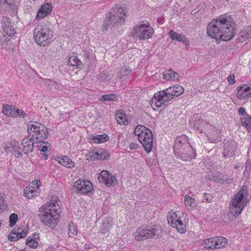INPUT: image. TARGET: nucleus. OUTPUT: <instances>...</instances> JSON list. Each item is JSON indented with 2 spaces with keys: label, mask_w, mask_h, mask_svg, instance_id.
<instances>
[{
  "label": "nucleus",
  "mask_w": 251,
  "mask_h": 251,
  "mask_svg": "<svg viewBox=\"0 0 251 251\" xmlns=\"http://www.w3.org/2000/svg\"><path fill=\"white\" fill-rule=\"evenodd\" d=\"M138 145L136 143H131L129 146L130 150H133L136 149L138 148Z\"/></svg>",
  "instance_id": "680f3d73"
},
{
  "label": "nucleus",
  "mask_w": 251,
  "mask_h": 251,
  "mask_svg": "<svg viewBox=\"0 0 251 251\" xmlns=\"http://www.w3.org/2000/svg\"><path fill=\"white\" fill-rule=\"evenodd\" d=\"M56 160L61 165L68 168H72L75 163L67 156L57 157Z\"/></svg>",
  "instance_id": "393cba45"
},
{
  "label": "nucleus",
  "mask_w": 251,
  "mask_h": 251,
  "mask_svg": "<svg viewBox=\"0 0 251 251\" xmlns=\"http://www.w3.org/2000/svg\"><path fill=\"white\" fill-rule=\"evenodd\" d=\"M216 134H217V135L216 136V137L214 136L212 138L210 137L209 138V141L211 143H215L218 142L219 141H220L221 140V139H220L221 133L219 132H216Z\"/></svg>",
  "instance_id": "5fc2aeb1"
},
{
  "label": "nucleus",
  "mask_w": 251,
  "mask_h": 251,
  "mask_svg": "<svg viewBox=\"0 0 251 251\" xmlns=\"http://www.w3.org/2000/svg\"><path fill=\"white\" fill-rule=\"evenodd\" d=\"M3 150L7 153L11 152L18 158L23 155L20 143L18 141L14 139H12L10 141L6 142L4 144Z\"/></svg>",
  "instance_id": "9d476101"
},
{
  "label": "nucleus",
  "mask_w": 251,
  "mask_h": 251,
  "mask_svg": "<svg viewBox=\"0 0 251 251\" xmlns=\"http://www.w3.org/2000/svg\"><path fill=\"white\" fill-rule=\"evenodd\" d=\"M52 6L50 3H46L42 5L38 10L36 15V19L40 20L44 18L51 12Z\"/></svg>",
  "instance_id": "aec40b11"
},
{
  "label": "nucleus",
  "mask_w": 251,
  "mask_h": 251,
  "mask_svg": "<svg viewBox=\"0 0 251 251\" xmlns=\"http://www.w3.org/2000/svg\"><path fill=\"white\" fill-rule=\"evenodd\" d=\"M176 222V225H174L175 227L177 229L178 231L181 233H183L185 232V225L183 223L182 221L179 219L177 220Z\"/></svg>",
  "instance_id": "58836bf2"
},
{
  "label": "nucleus",
  "mask_w": 251,
  "mask_h": 251,
  "mask_svg": "<svg viewBox=\"0 0 251 251\" xmlns=\"http://www.w3.org/2000/svg\"><path fill=\"white\" fill-rule=\"evenodd\" d=\"M173 71L171 69L165 71L163 74V77L164 79L171 80L172 79V74Z\"/></svg>",
  "instance_id": "49530a36"
},
{
  "label": "nucleus",
  "mask_w": 251,
  "mask_h": 251,
  "mask_svg": "<svg viewBox=\"0 0 251 251\" xmlns=\"http://www.w3.org/2000/svg\"><path fill=\"white\" fill-rule=\"evenodd\" d=\"M146 127L143 125H138L136 126L134 130L135 135L138 136V140L140 139L141 136L143 134L145 130H146Z\"/></svg>",
  "instance_id": "e433bc0d"
},
{
  "label": "nucleus",
  "mask_w": 251,
  "mask_h": 251,
  "mask_svg": "<svg viewBox=\"0 0 251 251\" xmlns=\"http://www.w3.org/2000/svg\"><path fill=\"white\" fill-rule=\"evenodd\" d=\"M74 186L75 187L78 193L87 194L91 192L93 188L92 183L89 181L79 179L74 183Z\"/></svg>",
  "instance_id": "f8f14e48"
},
{
  "label": "nucleus",
  "mask_w": 251,
  "mask_h": 251,
  "mask_svg": "<svg viewBox=\"0 0 251 251\" xmlns=\"http://www.w3.org/2000/svg\"><path fill=\"white\" fill-rule=\"evenodd\" d=\"M139 141L142 144L147 153L151 151L153 145V135L150 129L146 128V130H145Z\"/></svg>",
  "instance_id": "1a4fd4ad"
},
{
  "label": "nucleus",
  "mask_w": 251,
  "mask_h": 251,
  "mask_svg": "<svg viewBox=\"0 0 251 251\" xmlns=\"http://www.w3.org/2000/svg\"><path fill=\"white\" fill-rule=\"evenodd\" d=\"M100 100L101 101H106V100H111V101H116L117 100V98L115 94H107L102 95L101 97Z\"/></svg>",
  "instance_id": "ea45409f"
},
{
  "label": "nucleus",
  "mask_w": 251,
  "mask_h": 251,
  "mask_svg": "<svg viewBox=\"0 0 251 251\" xmlns=\"http://www.w3.org/2000/svg\"><path fill=\"white\" fill-rule=\"evenodd\" d=\"M232 178H230L227 176H223L222 177L219 178L217 180L218 182L224 183H225L226 184H230L232 182Z\"/></svg>",
  "instance_id": "a19ab883"
},
{
  "label": "nucleus",
  "mask_w": 251,
  "mask_h": 251,
  "mask_svg": "<svg viewBox=\"0 0 251 251\" xmlns=\"http://www.w3.org/2000/svg\"><path fill=\"white\" fill-rule=\"evenodd\" d=\"M35 140L31 139V137L28 136V138H24L21 141V144L23 145V151L25 154L31 152L33 151L34 143Z\"/></svg>",
  "instance_id": "f3484780"
},
{
  "label": "nucleus",
  "mask_w": 251,
  "mask_h": 251,
  "mask_svg": "<svg viewBox=\"0 0 251 251\" xmlns=\"http://www.w3.org/2000/svg\"><path fill=\"white\" fill-rule=\"evenodd\" d=\"M153 33V28L150 26L148 22H146L134 26L131 34L133 37L138 38L140 40H146L151 38Z\"/></svg>",
  "instance_id": "0eeeda50"
},
{
  "label": "nucleus",
  "mask_w": 251,
  "mask_h": 251,
  "mask_svg": "<svg viewBox=\"0 0 251 251\" xmlns=\"http://www.w3.org/2000/svg\"><path fill=\"white\" fill-rule=\"evenodd\" d=\"M18 221V216L15 213H12L10 215L9 217V226L13 227L14 226L16 222Z\"/></svg>",
  "instance_id": "79ce46f5"
},
{
  "label": "nucleus",
  "mask_w": 251,
  "mask_h": 251,
  "mask_svg": "<svg viewBox=\"0 0 251 251\" xmlns=\"http://www.w3.org/2000/svg\"><path fill=\"white\" fill-rule=\"evenodd\" d=\"M234 25L231 16L221 15L208 24L206 27L207 35L217 41H228L234 35Z\"/></svg>",
  "instance_id": "f257e3e1"
},
{
  "label": "nucleus",
  "mask_w": 251,
  "mask_h": 251,
  "mask_svg": "<svg viewBox=\"0 0 251 251\" xmlns=\"http://www.w3.org/2000/svg\"><path fill=\"white\" fill-rule=\"evenodd\" d=\"M212 196L210 194L205 193L202 199L203 202H210L212 200Z\"/></svg>",
  "instance_id": "3c124183"
},
{
  "label": "nucleus",
  "mask_w": 251,
  "mask_h": 251,
  "mask_svg": "<svg viewBox=\"0 0 251 251\" xmlns=\"http://www.w3.org/2000/svg\"><path fill=\"white\" fill-rule=\"evenodd\" d=\"M215 239V237L204 239L203 240L204 247L206 248H209L211 250L216 249V242Z\"/></svg>",
  "instance_id": "72a5a7b5"
},
{
  "label": "nucleus",
  "mask_w": 251,
  "mask_h": 251,
  "mask_svg": "<svg viewBox=\"0 0 251 251\" xmlns=\"http://www.w3.org/2000/svg\"><path fill=\"white\" fill-rule=\"evenodd\" d=\"M12 232H18V228L17 229L16 227H15L14 230H12Z\"/></svg>",
  "instance_id": "e2e57ef3"
},
{
  "label": "nucleus",
  "mask_w": 251,
  "mask_h": 251,
  "mask_svg": "<svg viewBox=\"0 0 251 251\" xmlns=\"http://www.w3.org/2000/svg\"><path fill=\"white\" fill-rule=\"evenodd\" d=\"M242 126L246 128L248 132L251 131V116L246 115L240 118Z\"/></svg>",
  "instance_id": "7c9ffc66"
},
{
  "label": "nucleus",
  "mask_w": 251,
  "mask_h": 251,
  "mask_svg": "<svg viewBox=\"0 0 251 251\" xmlns=\"http://www.w3.org/2000/svg\"><path fill=\"white\" fill-rule=\"evenodd\" d=\"M47 129V128L44 125L34 121L29 122L27 126V130L30 137L32 134L36 133L37 135L40 132H42V134L46 135Z\"/></svg>",
  "instance_id": "9b49d317"
},
{
  "label": "nucleus",
  "mask_w": 251,
  "mask_h": 251,
  "mask_svg": "<svg viewBox=\"0 0 251 251\" xmlns=\"http://www.w3.org/2000/svg\"><path fill=\"white\" fill-rule=\"evenodd\" d=\"M69 233L73 235H76L77 229L73 223H71L68 227Z\"/></svg>",
  "instance_id": "37998d69"
},
{
  "label": "nucleus",
  "mask_w": 251,
  "mask_h": 251,
  "mask_svg": "<svg viewBox=\"0 0 251 251\" xmlns=\"http://www.w3.org/2000/svg\"><path fill=\"white\" fill-rule=\"evenodd\" d=\"M58 209V205L53 202L42 205L39 209L40 213L38 214L40 221L51 228H54L60 219Z\"/></svg>",
  "instance_id": "7ed1b4c3"
},
{
  "label": "nucleus",
  "mask_w": 251,
  "mask_h": 251,
  "mask_svg": "<svg viewBox=\"0 0 251 251\" xmlns=\"http://www.w3.org/2000/svg\"><path fill=\"white\" fill-rule=\"evenodd\" d=\"M179 76V75L177 73L173 71V74H172V79H171V80H178Z\"/></svg>",
  "instance_id": "052dcab7"
},
{
  "label": "nucleus",
  "mask_w": 251,
  "mask_h": 251,
  "mask_svg": "<svg viewBox=\"0 0 251 251\" xmlns=\"http://www.w3.org/2000/svg\"><path fill=\"white\" fill-rule=\"evenodd\" d=\"M228 81L230 84H233L235 83V76L234 75H230L228 77Z\"/></svg>",
  "instance_id": "13d9d810"
},
{
  "label": "nucleus",
  "mask_w": 251,
  "mask_h": 251,
  "mask_svg": "<svg viewBox=\"0 0 251 251\" xmlns=\"http://www.w3.org/2000/svg\"><path fill=\"white\" fill-rule=\"evenodd\" d=\"M99 153L100 160L107 159L110 157V154L107 151L102 149L99 150Z\"/></svg>",
  "instance_id": "a18cd8bd"
},
{
  "label": "nucleus",
  "mask_w": 251,
  "mask_h": 251,
  "mask_svg": "<svg viewBox=\"0 0 251 251\" xmlns=\"http://www.w3.org/2000/svg\"><path fill=\"white\" fill-rule=\"evenodd\" d=\"M52 33L47 25H37L34 30V39L38 45L44 46L50 42Z\"/></svg>",
  "instance_id": "423d86ee"
},
{
  "label": "nucleus",
  "mask_w": 251,
  "mask_h": 251,
  "mask_svg": "<svg viewBox=\"0 0 251 251\" xmlns=\"http://www.w3.org/2000/svg\"><path fill=\"white\" fill-rule=\"evenodd\" d=\"M19 235L18 232H11L8 236V239L11 241H17L20 238H19Z\"/></svg>",
  "instance_id": "09e8293b"
},
{
  "label": "nucleus",
  "mask_w": 251,
  "mask_h": 251,
  "mask_svg": "<svg viewBox=\"0 0 251 251\" xmlns=\"http://www.w3.org/2000/svg\"><path fill=\"white\" fill-rule=\"evenodd\" d=\"M179 218L176 212H170L168 217V223L173 227H175L174 225H176V222Z\"/></svg>",
  "instance_id": "c9c22d12"
},
{
  "label": "nucleus",
  "mask_w": 251,
  "mask_h": 251,
  "mask_svg": "<svg viewBox=\"0 0 251 251\" xmlns=\"http://www.w3.org/2000/svg\"><path fill=\"white\" fill-rule=\"evenodd\" d=\"M191 145L188 141L187 137L183 134L180 136H178L176 137L175 140V144L174 147V151L179 149L186 147H189V146Z\"/></svg>",
  "instance_id": "dca6fc26"
},
{
  "label": "nucleus",
  "mask_w": 251,
  "mask_h": 251,
  "mask_svg": "<svg viewBox=\"0 0 251 251\" xmlns=\"http://www.w3.org/2000/svg\"><path fill=\"white\" fill-rule=\"evenodd\" d=\"M40 184V181L38 180L35 181L34 182H33L31 184V186H33L34 187V189L37 190L39 189V186Z\"/></svg>",
  "instance_id": "bf43d9fd"
},
{
  "label": "nucleus",
  "mask_w": 251,
  "mask_h": 251,
  "mask_svg": "<svg viewBox=\"0 0 251 251\" xmlns=\"http://www.w3.org/2000/svg\"><path fill=\"white\" fill-rule=\"evenodd\" d=\"M148 231L149 238H158L162 236V229L158 225L148 226Z\"/></svg>",
  "instance_id": "a211bd4d"
},
{
  "label": "nucleus",
  "mask_w": 251,
  "mask_h": 251,
  "mask_svg": "<svg viewBox=\"0 0 251 251\" xmlns=\"http://www.w3.org/2000/svg\"><path fill=\"white\" fill-rule=\"evenodd\" d=\"M169 35L173 40L182 42L185 45H187L189 43V40L183 35L176 32L173 30H171L169 31Z\"/></svg>",
  "instance_id": "4be33fe9"
},
{
  "label": "nucleus",
  "mask_w": 251,
  "mask_h": 251,
  "mask_svg": "<svg viewBox=\"0 0 251 251\" xmlns=\"http://www.w3.org/2000/svg\"><path fill=\"white\" fill-rule=\"evenodd\" d=\"M116 119L117 122L119 124H122L123 125H126L128 123L125 117L120 116L118 113L116 116Z\"/></svg>",
  "instance_id": "de8ad7c7"
},
{
  "label": "nucleus",
  "mask_w": 251,
  "mask_h": 251,
  "mask_svg": "<svg viewBox=\"0 0 251 251\" xmlns=\"http://www.w3.org/2000/svg\"><path fill=\"white\" fill-rule=\"evenodd\" d=\"M184 89L180 85L170 86L165 90L158 91L154 94L151 101V106L154 107L166 106L169 101L173 100L175 97H178L184 92Z\"/></svg>",
  "instance_id": "f03ea898"
},
{
  "label": "nucleus",
  "mask_w": 251,
  "mask_h": 251,
  "mask_svg": "<svg viewBox=\"0 0 251 251\" xmlns=\"http://www.w3.org/2000/svg\"><path fill=\"white\" fill-rule=\"evenodd\" d=\"M39 234L36 232L28 236L26 240V244L30 248L36 249L39 245Z\"/></svg>",
  "instance_id": "412c9836"
},
{
  "label": "nucleus",
  "mask_w": 251,
  "mask_h": 251,
  "mask_svg": "<svg viewBox=\"0 0 251 251\" xmlns=\"http://www.w3.org/2000/svg\"><path fill=\"white\" fill-rule=\"evenodd\" d=\"M237 145L234 141H227L224 146L223 156L229 158L233 156L236 150Z\"/></svg>",
  "instance_id": "2eb2a0df"
},
{
  "label": "nucleus",
  "mask_w": 251,
  "mask_h": 251,
  "mask_svg": "<svg viewBox=\"0 0 251 251\" xmlns=\"http://www.w3.org/2000/svg\"><path fill=\"white\" fill-rule=\"evenodd\" d=\"M89 139L92 140L94 143L100 144L105 142L109 140V136L107 134L99 135H90Z\"/></svg>",
  "instance_id": "b1692460"
},
{
  "label": "nucleus",
  "mask_w": 251,
  "mask_h": 251,
  "mask_svg": "<svg viewBox=\"0 0 251 251\" xmlns=\"http://www.w3.org/2000/svg\"><path fill=\"white\" fill-rule=\"evenodd\" d=\"M237 97L241 100H246L251 97V84H243L237 88Z\"/></svg>",
  "instance_id": "4468645a"
},
{
  "label": "nucleus",
  "mask_w": 251,
  "mask_h": 251,
  "mask_svg": "<svg viewBox=\"0 0 251 251\" xmlns=\"http://www.w3.org/2000/svg\"><path fill=\"white\" fill-rule=\"evenodd\" d=\"M251 38V26L247 27L246 29L242 30L240 32L238 40L239 42H243L246 39Z\"/></svg>",
  "instance_id": "c85d7f7f"
},
{
  "label": "nucleus",
  "mask_w": 251,
  "mask_h": 251,
  "mask_svg": "<svg viewBox=\"0 0 251 251\" xmlns=\"http://www.w3.org/2000/svg\"><path fill=\"white\" fill-rule=\"evenodd\" d=\"M68 64L69 65L76 68H81L82 64L81 61L75 54L69 57Z\"/></svg>",
  "instance_id": "c756f323"
},
{
  "label": "nucleus",
  "mask_w": 251,
  "mask_h": 251,
  "mask_svg": "<svg viewBox=\"0 0 251 251\" xmlns=\"http://www.w3.org/2000/svg\"><path fill=\"white\" fill-rule=\"evenodd\" d=\"M28 229L22 230L21 228H18V234L19 235V238H22L25 237L27 233Z\"/></svg>",
  "instance_id": "603ef678"
},
{
  "label": "nucleus",
  "mask_w": 251,
  "mask_h": 251,
  "mask_svg": "<svg viewBox=\"0 0 251 251\" xmlns=\"http://www.w3.org/2000/svg\"><path fill=\"white\" fill-rule=\"evenodd\" d=\"M87 157V160H100L99 150L95 151L94 150L92 151L89 155L86 156Z\"/></svg>",
  "instance_id": "4c0bfd02"
},
{
  "label": "nucleus",
  "mask_w": 251,
  "mask_h": 251,
  "mask_svg": "<svg viewBox=\"0 0 251 251\" xmlns=\"http://www.w3.org/2000/svg\"><path fill=\"white\" fill-rule=\"evenodd\" d=\"M99 181L108 186L116 183L117 181L115 176L106 170H103L100 172Z\"/></svg>",
  "instance_id": "ddd939ff"
},
{
  "label": "nucleus",
  "mask_w": 251,
  "mask_h": 251,
  "mask_svg": "<svg viewBox=\"0 0 251 251\" xmlns=\"http://www.w3.org/2000/svg\"><path fill=\"white\" fill-rule=\"evenodd\" d=\"M5 22H4V25H3V29L5 33L10 36L13 35L16 33L15 28L12 25L11 22L9 21V19L5 18Z\"/></svg>",
  "instance_id": "a878e982"
},
{
  "label": "nucleus",
  "mask_w": 251,
  "mask_h": 251,
  "mask_svg": "<svg viewBox=\"0 0 251 251\" xmlns=\"http://www.w3.org/2000/svg\"><path fill=\"white\" fill-rule=\"evenodd\" d=\"M38 149L40 151V155L45 160L48 158L50 150V145L47 142L42 141L38 142Z\"/></svg>",
  "instance_id": "6ab92c4d"
},
{
  "label": "nucleus",
  "mask_w": 251,
  "mask_h": 251,
  "mask_svg": "<svg viewBox=\"0 0 251 251\" xmlns=\"http://www.w3.org/2000/svg\"><path fill=\"white\" fill-rule=\"evenodd\" d=\"M216 249H219L225 247L227 244V240L222 236L215 237Z\"/></svg>",
  "instance_id": "2f4dec72"
},
{
  "label": "nucleus",
  "mask_w": 251,
  "mask_h": 251,
  "mask_svg": "<svg viewBox=\"0 0 251 251\" xmlns=\"http://www.w3.org/2000/svg\"><path fill=\"white\" fill-rule=\"evenodd\" d=\"M174 152L176 158L180 159L183 161L191 160L194 158L196 155L195 151L191 145L189 146V147L187 146L182 149L176 151Z\"/></svg>",
  "instance_id": "6e6552de"
},
{
  "label": "nucleus",
  "mask_w": 251,
  "mask_h": 251,
  "mask_svg": "<svg viewBox=\"0 0 251 251\" xmlns=\"http://www.w3.org/2000/svg\"><path fill=\"white\" fill-rule=\"evenodd\" d=\"M6 206L4 204V199L2 195L0 194V210L5 209Z\"/></svg>",
  "instance_id": "4d7b16f0"
},
{
  "label": "nucleus",
  "mask_w": 251,
  "mask_h": 251,
  "mask_svg": "<svg viewBox=\"0 0 251 251\" xmlns=\"http://www.w3.org/2000/svg\"><path fill=\"white\" fill-rule=\"evenodd\" d=\"M12 0H0V7L10 6L12 3Z\"/></svg>",
  "instance_id": "864d4df0"
},
{
  "label": "nucleus",
  "mask_w": 251,
  "mask_h": 251,
  "mask_svg": "<svg viewBox=\"0 0 251 251\" xmlns=\"http://www.w3.org/2000/svg\"><path fill=\"white\" fill-rule=\"evenodd\" d=\"M248 187L246 185H243L237 193L234 195L230 209L234 216L237 217L241 213L248 202Z\"/></svg>",
  "instance_id": "20e7f679"
},
{
  "label": "nucleus",
  "mask_w": 251,
  "mask_h": 251,
  "mask_svg": "<svg viewBox=\"0 0 251 251\" xmlns=\"http://www.w3.org/2000/svg\"><path fill=\"white\" fill-rule=\"evenodd\" d=\"M195 201V199L191 198L190 196L188 195H186L184 197V202L186 206H189V207H192V204H193Z\"/></svg>",
  "instance_id": "c03bdc74"
},
{
  "label": "nucleus",
  "mask_w": 251,
  "mask_h": 251,
  "mask_svg": "<svg viewBox=\"0 0 251 251\" xmlns=\"http://www.w3.org/2000/svg\"><path fill=\"white\" fill-rule=\"evenodd\" d=\"M38 194V191L35 189L33 186L29 185L24 190V195L27 199H31L37 196Z\"/></svg>",
  "instance_id": "bb28decb"
},
{
  "label": "nucleus",
  "mask_w": 251,
  "mask_h": 251,
  "mask_svg": "<svg viewBox=\"0 0 251 251\" xmlns=\"http://www.w3.org/2000/svg\"><path fill=\"white\" fill-rule=\"evenodd\" d=\"M126 16L125 10L119 4L116 5L107 14L102 25L103 30H107L108 27L112 25H121L125 22Z\"/></svg>",
  "instance_id": "39448f33"
},
{
  "label": "nucleus",
  "mask_w": 251,
  "mask_h": 251,
  "mask_svg": "<svg viewBox=\"0 0 251 251\" xmlns=\"http://www.w3.org/2000/svg\"><path fill=\"white\" fill-rule=\"evenodd\" d=\"M148 228L141 227L137 229L135 233V239L137 241L145 240L149 238Z\"/></svg>",
  "instance_id": "5701e85b"
},
{
  "label": "nucleus",
  "mask_w": 251,
  "mask_h": 251,
  "mask_svg": "<svg viewBox=\"0 0 251 251\" xmlns=\"http://www.w3.org/2000/svg\"><path fill=\"white\" fill-rule=\"evenodd\" d=\"M238 112L240 115H242L243 117H245L246 115H249V114H248L246 112L245 108L243 107H241L239 108Z\"/></svg>",
  "instance_id": "6e6d98bb"
},
{
  "label": "nucleus",
  "mask_w": 251,
  "mask_h": 251,
  "mask_svg": "<svg viewBox=\"0 0 251 251\" xmlns=\"http://www.w3.org/2000/svg\"><path fill=\"white\" fill-rule=\"evenodd\" d=\"M112 227V221L110 218H106L103 219L100 229L103 233L108 231Z\"/></svg>",
  "instance_id": "cd10ccee"
},
{
  "label": "nucleus",
  "mask_w": 251,
  "mask_h": 251,
  "mask_svg": "<svg viewBox=\"0 0 251 251\" xmlns=\"http://www.w3.org/2000/svg\"><path fill=\"white\" fill-rule=\"evenodd\" d=\"M15 112L16 114L14 117L20 116V117L25 118L26 116V114L22 109H15Z\"/></svg>",
  "instance_id": "8fccbe9b"
},
{
  "label": "nucleus",
  "mask_w": 251,
  "mask_h": 251,
  "mask_svg": "<svg viewBox=\"0 0 251 251\" xmlns=\"http://www.w3.org/2000/svg\"><path fill=\"white\" fill-rule=\"evenodd\" d=\"M15 109L11 105H7L3 107L2 113L6 116L14 117L15 116Z\"/></svg>",
  "instance_id": "f704fd0d"
},
{
  "label": "nucleus",
  "mask_w": 251,
  "mask_h": 251,
  "mask_svg": "<svg viewBox=\"0 0 251 251\" xmlns=\"http://www.w3.org/2000/svg\"><path fill=\"white\" fill-rule=\"evenodd\" d=\"M46 133V135L44 134H42V132L40 133H38L37 135L36 133H33L31 135V139H34L35 141V143L41 142L42 141H44L45 139H47L49 135L48 129H47V133Z\"/></svg>",
  "instance_id": "473e14b6"
}]
</instances>
